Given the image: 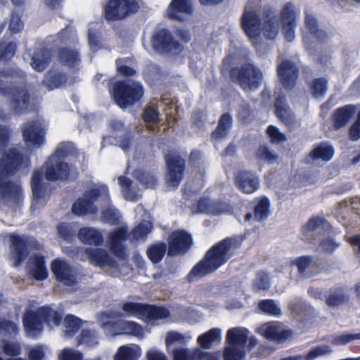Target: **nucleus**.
I'll return each instance as SVG.
<instances>
[{
  "instance_id": "obj_1",
  "label": "nucleus",
  "mask_w": 360,
  "mask_h": 360,
  "mask_svg": "<svg viewBox=\"0 0 360 360\" xmlns=\"http://www.w3.org/2000/svg\"><path fill=\"white\" fill-rule=\"evenodd\" d=\"M235 240L226 237L210 248L203 257L198 262L188 274V282L197 278H202L215 272L233 257V247Z\"/></svg>"
},
{
  "instance_id": "obj_2",
  "label": "nucleus",
  "mask_w": 360,
  "mask_h": 360,
  "mask_svg": "<svg viewBox=\"0 0 360 360\" xmlns=\"http://www.w3.org/2000/svg\"><path fill=\"white\" fill-rule=\"evenodd\" d=\"M27 161L15 148H11L0 160V200L8 205L18 204L22 196L20 186L8 181V174L15 172L20 163Z\"/></svg>"
},
{
  "instance_id": "obj_3",
  "label": "nucleus",
  "mask_w": 360,
  "mask_h": 360,
  "mask_svg": "<svg viewBox=\"0 0 360 360\" xmlns=\"http://www.w3.org/2000/svg\"><path fill=\"white\" fill-rule=\"evenodd\" d=\"M240 25L250 39H257L262 32L266 39H274L279 30L277 16L270 8H264L261 17L254 11H245L241 16Z\"/></svg>"
},
{
  "instance_id": "obj_4",
  "label": "nucleus",
  "mask_w": 360,
  "mask_h": 360,
  "mask_svg": "<svg viewBox=\"0 0 360 360\" xmlns=\"http://www.w3.org/2000/svg\"><path fill=\"white\" fill-rule=\"evenodd\" d=\"M70 172L67 163L56 158V155H51L42 167L41 172H35L32 177L31 187L33 194V200L31 206L32 210L44 205V191L41 185L42 174L49 181H56L65 179Z\"/></svg>"
},
{
  "instance_id": "obj_5",
  "label": "nucleus",
  "mask_w": 360,
  "mask_h": 360,
  "mask_svg": "<svg viewBox=\"0 0 360 360\" xmlns=\"http://www.w3.org/2000/svg\"><path fill=\"white\" fill-rule=\"evenodd\" d=\"M62 319V314L53 311L50 307H41L37 311L29 310L23 316V323L28 335L37 337L43 329V321L50 327L51 324L58 326Z\"/></svg>"
},
{
  "instance_id": "obj_6",
  "label": "nucleus",
  "mask_w": 360,
  "mask_h": 360,
  "mask_svg": "<svg viewBox=\"0 0 360 360\" xmlns=\"http://www.w3.org/2000/svg\"><path fill=\"white\" fill-rule=\"evenodd\" d=\"M229 77L233 83L238 84L244 91H255L263 82L261 70L251 63L231 68L229 70Z\"/></svg>"
},
{
  "instance_id": "obj_7",
  "label": "nucleus",
  "mask_w": 360,
  "mask_h": 360,
  "mask_svg": "<svg viewBox=\"0 0 360 360\" xmlns=\"http://www.w3.org/2000/svg\"><path fill=\"white\" fill-rule=\"evenodd\" d=\"M151 44L153 49L160 54H180L184 47L176 40L172 32L167 28H161L155 30L151 38Z\"/></svg>"
},
{
  "instance_id": "obj_8",
  "label": "nucleus",
  "mask_w": 360,
  "mask_h": 360,
  "mask_svg": "<svg viewBox=\"0 0 360 360\" xmlns=\"http://www.w3.org/2000/svg\"><path fill=\"white\" fill-rule=\"evenodd\" d=\"M167 168L166 181L168 186L177 188L185 176L186 162L179 154L165 155Z\"/></svg>"
},
{
  "instance_id": "obj_9",
  "label": "nucleus",
  "mask_w": 360,
  "mask_h": 360,
  "mask_svg": "<svg viewBox=\"0 0 360 360\" xmlns=\"http://www.w3.org/2000/svg\"><path fill=\"white\" fill-rule=\"evenodd\" d=\"M102 196L105 198L108 196V187L104 185L98 186L86 192L84 198L79 199L73 204L72 210L78 216H82L87 213L94 214L97 212V208L94 206V202Z\"/></svg>"
},
{
  "instance_id": "obj_10",
  "label": "nucleus",
  "mask_w": 360,
  "mask_h": 360,
  "mask_svg": "<svg viewBox=\"0 0 360 360\" xmlns=\"http://www.w3.org/2000/svg\"><path fill=\"white\" fill-rule=\"evenodd\" d=\"M193 244V236L190 233L184 229H176L167 238V256L172 257L184 255L188 252Z\"/></svg>"
},
{
  "instance_id": "obj_11",
  "label": "nucleus",
  "mask_w": 360,
  "mask_h": 360,
  "mask_svg": "<svg viewBox=\"0 0 360 360\" xmlns=\"http://www.w3.org/2000/svg\"><path fill=\"white\" fill-rule=\"evenodd\" d=\"M12 246L11 249V259L13 260V266H18L27 257L29 250L35 248L37 243L34 238L27 236L11 234Z\"/></svg>"
},
{
  "instance_id": "obj_12",
  "label": "nucleus",
  "mask_w": 360,
  "mask_h": 360,
  "mask_svg": "<svg viewBox=\"0 0 360 360\" xmlns=\"http://www.w3.org/2000/svg\"><path fill=\"white\" fill-rule=\"evenodd\" d=\"M115 103L121 108L132 105L135 101V83L126 79L115 83L112 88Z\"/></svg>"
},
{
  "instance_id": "obj_13",
  "label": "nucleus",
  "mask_w": 360,
  "mask_h": 360,
  "mask_svg": "<svg viewBox=\"0 0 360 360\" xmlns=\"http://www.w3.org/2000/svg\"><path fill=\"white\" fill-rule=\"evenodd\" d=\"M276 72L280 83L285 90L295 89L299 77L300 69L292 60L284 59L277 65Z\"/></svg>"
},
{
  "instance_id": "obj_14",
  "label": "nucleus",
  "mask_w": 360,
  "mask_h": 360,
  "mask_svg": "<svg viewBox=\"0 0 360 360\" xmlns=\"http://www.w3.org/2000/svg\"><path fill=\"white\" fill-rule=\"evenodd\" d=\"M23 139L29 147L39 148L45 143V128L42 123L28 121L22 127Z\"/></svg>"
},
{
  "instance_id": "obj_15",
  "label": "nucleus",
  "mask_w": 360,
  "mask_h": 360,
  "mask_svg": "<svg viewBox=\"0 0 360 360\" xmlns=\"http://www.w3.org/2000/svg\"><path fill=\"white\" fill-rule=\"evenodd\" d=\"M134 0H110L104 8L105 18L108 20H117L132 12Z\"/></svg>"
},
{
  "instance_id": "obj_16",
  "label": "nucleus",
  "mask_w": 360,
  "mask_h": 360,
  "mask_svg": "<svg viewBox=\"0 0 360 360\" xmlns=\"http://www.w3.org/2000/svg\"><path fill=\"white\" fill-rule=\"evenodd\" d=\"M51 271L57 281L66 285H74L77 283V272L65 260L56 259L51 264Z\"/></svg>"
},
{
  "instance_id": "obj_17",
  "label": "nucleus",
  "mask_w": 360,
  "mask_h": 360,
  "mask_svg": "<svg viewBox=\"0 0 360 360\" xmlns=\"http://www.w3.org/2000/svg\"><path fill=\"white\" fill-rule=\"evenodd\" d=\"M234 184L243 193L251 194L259 188V179L251 171L239 170L234 175Z\"/></svg>"
},
{
  "instance_id": "obj_18",
  "label": "nucleus",
  "mask_w": 360,
  "mask_h": 360,
  "mask_svg": "<svg viewBox=\"0 0 360 360\" xmlns=\"http://www.w3.org/2000/svg\"><path fill=\"white\" fill-rule=\"evenodd\" d=\"M280 18L283 23L284 37L286 41H292L295 37L296 17L294 6L291 2L284 4L281 11Z\"/></svg>"
},
{
  "instance_id": "obj_19",
  "label": "nucleus",
  "mask_w": 360,
  "mask_h": 360,
  "mask_svg": "<svg viewBox=\"0 0 360 360\" xmlns=\"http://www.w3.org/2000/svg\"><path fill=\"white\" fill-rule=\"evenodd\" d=\"M136 314L141 315L148 322L167 319L169 310L163 306L136 302Z\"/></svg>"
},
{
  "instance_id": "obj_20",
  "label": "nucleus",
  "mask_w": 360,
  "mask_h": 360,
  "mask_svg": "<svg viewBox=\"0 0 360 360\" xmlns=\"http://www.w3.org/2000/svg\"><path fill=\"white\" fill-rule=\"evenodd\" d=\"M128 236L125 227H121L109 233V245L112 254L120 259H124L127 256V250L124 243Z\"/></svg>"
},
{
  "instance_id": "obj_21",
  "label": "nucleus",
  "mask_w": 360,
  "mask_h": 360,
  "mask_svg": "<svg viewBox=\"0 0 360 360\" xmlns=\"http://www.w3.org/2000/svg\"><path fill=\"white\" fill-rule=\"evenodd\" d=\"M274 108L276 116L283 123L287 126H292L295 124V115L287 104L285 95L281 91L274 93Z\"/></svg>"
},
{
  "instance_id": "obj_22",
  "label": "nucleus",
  "mask_w": 360,
  "mask_h": 360,
  "mask_svg": "<svg viewBox=\"0 0 360 360\" xmlns=\"http://www.w3.org/2000/svg\"><path fill=\"white\" fill-rule=\"evenodd\" d=\"M192 13L193 6L189 0H172L165 16L171 20L184 22V15H191Z\"/></svg>"
},
{
  "instance_id": "obj_23",
  "label": "nucleus",
  "mask_w": 360,
  "mask_h": 360,
  "mask_svg": "<svg viewBox=\"0 0 360 360\" xmlns=\"http://www.w3.org/2000/svg\"><path fill=\"white\" fill-rule=\"evenodd\" d=\"M30 104V94L25 88H16L11 95L10 106L15 113L26 112Z\"/></svg>"
},
{
  "instance_id": "obj_24",
  "label": "nucleus",
  "mask_w": 360,
  "mask_h": 360,
  "mask_svg": "<svg viewBox=\"0 0 360 360\" xmlns=\"http://www.w3.org/2000/svg\"><path fill=\"white\" fill-rule=\"evenodd\" d=\"M356 111V106L352 104L335 109L331 116L333 127L339 129L345 127L354 115Z\"/></svg>"
},
{
  "instance_id": "obj_25",
  "label": "nucleus",
  "mask_w": 360,
  "mask_h": 360,
  "mask_svg": "<svg viewBox=\"0 0 360 360\" xmlns=\"http://www.w3.org/2000/svg\"><path fill=\"white\" fill-rule=\"evenodd\" d=\"M270 214V200L267 197H262L255 205L254 207V212H248L244 219L245 221H249L252 219L254 220L262 222L265 221Z\"/></svg>"
},
{
  "instance_id": "obj_26",
  "label": "nucleus",
  "mask_w": 360,
  "mask_h": 360,
  "mask_svg": "<svg viewBox=\"0 0 360 360\" xmlns=\"http://www.w3.org/2000/svg\"><path fill=\"white\" fill-rule=\"evenodd\" d=\"M67 75L57 69L49 70L44 75L42 85L51 91L58 89L67 82Z\"/></svg>"
},
{
  "instance_id": "obj_27",
  "label": "nucleus",
  "mask_w": 360,
  "mask_h": 360,
  "mask_svg": "<svg viewBox=\"0 0 360 360\" xmlns=\"http://www.w3.org/2000/svg\"><path fill=\"white\" fill-rule=\"evenodd\" d=\"M27 270L38 281H43L47 277V269L43 257L36 255L30 257L27 263Z\"/></svg>"
},
{
  "instance_id": "obj_28",
  "label": "nucleus",
  "mask_w": 360,
  "mask_h": 360,
  "mask_svg": "<svg viewBox=\"0 0 360 360\" xmlns=\"http://www.w3.org/2000/svg\"><path fill=\"white\" fill-rule=\"evenodd\" d=\"M86 255L90 262L96 266H112L114 261L108 252L101 248H87Z\"/></svg>"
},
{
  "instance_id": "obj_29",
  "label": "nucleus",
  "mask_w": 360,
  "mask_h": 360,
  "mask_svg": "<svg viewBox=\"0 0 360 360\" xmlns=\"http://www.w3.org/2000/svg\"><path fill=\"white\" fill-rule=\"evenodd\" d=\"M233 124V118L229 112L222 114L218 121L216 129L211 134V139L221 140L229 134Z\"/></svg>"
},
{
  "instance_id": "obj_30",
  "label": "nucleus",
  "mask_w": 360,
  "mask_h": 360,
  "mask_svg": "<svg viewBox=\"0 0 360 360\" xmlns=\"http://www.w3.org/2000/svg\"><path fill=\"white\" fill-rule=\"evenodd\" d=\"M59 62L69 68H77L80 64L81 58L79 53L70 48H63L58 51Z\"/></svg>"
},
{
  "instance_id": "obj_31",
  "label": "nucleus",
  "mask_w": 360,
  "mask_h": 360,
  "mask_svg": "<svg viewBox=\"0 0 360 360\" xmlns=\"http://www.w3.org/2000/svg\"><path fill=\"white\" fill-rule=\"evenodd\" d=\"M249 331L245 328H232L227 331L226 342L231 346H245L248 342Z\"/></svg>"
},
{
  "instance_id": "obj_32",
  "label": "nucleus",
  "mask_w": 360,
  "mask_h": 360,
  "mask_svg": "<svg viewBox=\"0 0 360 360\" xmlns=\"http://www.w3.org/2000/svg\"><path fill=\"white\" fill-rule=\"evenodd\" d=\"M78 237L82 243L89 245L97 246L103 242L102 233L97 229L91 227L80 229L78 232Z\"/></svg>"
},
{
  "instance_id": "obj_33",
  "label": "nucleus",
  "mask_w": 360,
  "mask_h": 360,
  "mask_svg": "<svg viewBox=\"0 0 360 360\" xmlns=\"http://www.w3.org/2000/svg\"><path fill=\"white\" fill-rule=\"evenodd\" d=\"M349 300V295L345 293L342 287L330 288L326 296L325 302L329 307H337L347 303Z\"/></svg>"
},
{
  "instance_id": "obj_34",
  "label": "nucleus",
  "mask_w": 360,
  "mask_h": 360,
  "mask_svg": "<svg viewBox=\"0 0 360 360\" xmlns=\"http://www.w3.org/2000/svg\"><path fill=\"white\" fill-rule=\"evenodd\" d=\"M221 340V331L219 328H212L205 333L199 335L197 339L198 345L203 349H209L213 343Z\"/></svg>"
},
{
  "instance_id": "obj_35",
  "label": "nucleus",
  "mask_w": 360,
  "mask_h": 360,
  "mask_svg": "<svg viewBox=\"0 0 360 360\" xmlns=\"http://www.w3.org/2000/svg\"><path fill=\"white\" fill-rule=\"evenodd\" d=\"M51 53L47 49H41L33 53L31 57V65L34 70L38 72L43 71L49 64Z\"/></svg>"
},
{
  "instance_id": "obj_36",
  "label": "nucleus",
  "mask_w": 360,
  "mask_h": 360,
  "mask_svg": "<svg viewBox=\"0 0 360 360\" xmlns=\"http://www.w3.org/2000/svg\"><path fill=\"white\" fill-rule=\"evenodd\" d=\"M168 245L162 241L151 244L146 250V255L150 261L154 264L160 263L167 254Z\"/></svg>"
},
{
  "instance_id": "obj_37",
  "label": "nucleus",
  "mask_w": 360,
  "mask_h": 360,
  "mask_svg": "<svg viewBox=\"0 0 360 360\" xmlns=\"http://www.w3.org/2000/svg\"><path fill=\"white\" fill-rule=\"evenodd\" d=\"M334 153V148L331 145L326 142H321L310 152L309 156L315 160H322L327 162L332 159Z\"/></svg>"
},
{
  "instance_id": "obj_38",
  "label": "nucleus",
  "mask_w": 360,
  "mask_h": 360,
  "mask_svg": "<svg viewBox=\"0 0 360 360\" xmlns=\"http://www.w3.org/2000/svg\"><path fill=\"white\" fill-rule=\"evenodd\" d=\"M136 181L144 188H155L158 184L156 175L153 172L143 169H136Z\"/></svg>"
},
{
  "instance_id": "obj_39",
  "label": "nucleus",
  "mask_w": 360,
  "mask_h": 360,
  "mask_svg": "<svg viewBox=\"0 0 360 360\" xmlns=\"http://www.w3.org/2000/svg\"><path fill=\"white\" fill-rule=\"evenodd\" d=\"M122 311H106L101 313V319L104 320L105 318H118L121 316H129L135 314V303L125 302L122 307Z\"/></svg>"
},
{
  "instance_id": "obj_40",
  "label": "nucleus",
  "mask_w": 360,
  "mask_h": 360,
  "mask_svg": "<svg viewBox=\"0 0 360 360\" xmlns=\"http://www.w3.org/2000/svg\"><path fill=\"white\" fill-rule=\"evenodd\" d=\"M309 87L314 98H322L328 90V80L325 77L315 78L311 81Z\"/></svg>"
},
{
  "instance_id": "obj_41",
  "label": "nucleus",
  "mask_w": 360,
  "mask_h": 360,
  "mask_svg": "<svg viewBox=\"0 0 360 360\" xmlns=\"http://www.w3.org/2000/svg\"><path fill=\"white\" fill-rule=\"evenodd\" d=\"M116 66L117 72L123 76L130 77L134 75L135 72L133 58H124L117 59L116 60Z\"/></svg>"
},
{
  "instance_id": "obj_42",
  "label": "nucleus",
  "mask_w": 360,
  "mask_h": 360,
  "mask_svg": "<svg viewBox=\"0 0 360 360\" xmlns=\"http://www.w3.org/2000/svg\"><path fill=\"white\" fill-rule=\"evenodd\" d=\"M259 309L264 314L278 316L281 314L280 307L276 304L274 300H262L258 304Z\"/></svg>"
},
{
  "instance_id": "obj_43",
  "label": "nucleus",
  "mask_w": 360,
  "mask_h": 360,
  "mask_svg": "<svg viewBox=\"0 0 360 360\" xmlns=\"http://www.w3.org/2000/svg\"><path fill=\"white\" fill-rule=\"evenodd\" d=\"M80 323L81 320L77 317L72 315L67 316L64 320L65 335L68 337L74 335L78 331Z\"/></svg>"
},
{
  "instance_id": "obj_44",
  "label": "nucleus",
  "mask_w": 360,
  "mask_h": 360,
  "mask_svg": "<svg viewBox=\"0 0 360 360\" xmlns=\"http://www.w3.org/2000/svg\"><path fill=\"white\" fill-rule=\"evenodd\" d=\"M332 352V349L328 345H318L310 349L305 355H302V360H314L319 356L330 354Z\"/></svg>"
},
{
  "instance_id": "obj_45",
  "label": "nucleus",
  "mask_w": 360,
  "mask_h": 360,
  "mask_svg": "<svg viewBox=\"0 0 360 360\" xmlns=\"http://www.w3.org/2000/svg\"><path fill=\"white\" fill-rule=\"evenodd\" d=\"M357 340H360V332L358 333H343L333 336L331 344L334 346H342Z\"/></svg>"
},
{
  "instance_id": "obj_46",
  "label": "nucleus",
  "mask_w": 360,
  "mask_h": 360,
  "mask_svg": "<svg viewBox=\"0 0 360 360\" xmlns=\"http://www.w3.org/2000/svg\"><path fill=\"white\" fill-rule=\"evenodd\" d=\"M118 180L124 199L129 201H134L135 200V193L131 188L133 183L132 180L124 176H120Z\"/></svg>"
},
{
  "instance_id": "obj_47",
  "label": "nucleus",
  "mask_w": 360,
  "mask_h": 360,
  "mask_svg": "<svg viewBox=\"0 0 360 360\" xmlns=\"http://www.w3.org/2000/svg\"><path fill=\"white\" fill-rule=\"evenodd\" d=\"M313 262V257L310 255H304L295 258L291 262V265H295L298 273L303 275L306 270L311 266Z\"/></svg>"
},
{
  "instance_id": "obj_48",
  "label": "nucleus",
  "mask_w": 360,
  "mask_h": 360,
  "mask_svg": "<svg viewBox=\"0 0 360 360\" xmlns=\"http://www.w3.org/2000/svg\"><path fill=\"white\" fill-rule=\"evenodd\" d=\"M245 352L243 349H238L236 346L229 345L224 350V360H241L244 358Z\"/></svg>"
},
{
  "instance_id": "obj_49",
  "label": "nucleus",
  "mask_w": 360,
  "mask_h": 360,
  "mask_svg": "<svg viewBox=\"0 0 360 360\" xmlns=\"http://www.w3.org/2000/svg\"><path fill=\"white\" fill-rule=\"evenodd\" d=\"M17 49V46L13 42H0V60H6L12 58Z\"/></svg>"
},
{
  "instance_id": "obj_50",
  "label": "nucleus",
  "mask_w": 360,
  "mask_h": 360,
  "mask_svg": "<svg viewBox=\"0 0 360 360\" xmlns=\"http://www.w3.org/2000/svg\"><path fill=\"white\" fill-rule=\"evenodd\" d=\"M0 77L3 78H11L15 82H22L25 79V74L21 70L18 68H8L2 70L0 72Z\"/></svg>"
},
{
  "instance_id": "obj_51",
  "label": "nucleus",
  "mask_w": 360,
  "mask_h": 360,
  "mask_svg": "<svg viewBox=\"0 0 360 360\" xmlns=\"http://www.w3.org/2000/svg\"><path fill=\"white\" fill-rule=\"evenodd\" d=\"M160 112L157 107L148 105L142 114V119L146 123L157 124L159 122Z\"/></svg>"
},
{
  "instance_id": "obj_52",
  "label": "nucleus",
  "mask_w": 360,
  "mask_h": 360,
  "mask_svg": "<svg viewBox=\"0 0 360 360\" xmlns=\"http://www.w3.org/2000/svg\"><path fill=\"white\" fill-rule=\"evenodd\" d=\"M115 318H105L104 320L101 319V314L98 315V321L101 322V327L104 330L107 335L114 336L118 335V321L112 322L110 319Z\"/></svg>"
},
{
  "instance_id": "obj_53",
  "label": "nucleus",
  "mask_w": 360,
  "mask_h": 360,
  "mask_svg": "<svg viewBox=\"0 0 360 360\" xmlns=\"http://www.w3.org/2000/svg\"><path fill=\"white\" fill-rule=\"evenodd\" d=\"M153 229V223L150 221L143 220L136 225V240H145Z\"/></svg>"
},
{
  "instance_id": "obj_54",
  "label": "nucleus",
  "mask_w": 360,
  "mask_h": 360,
  "mask_svg": "<svg viewBox=\"0 0 360 360\" xmlns=\"http://www.w3.org/2000/svg\"><path fill=\"white\" fill-rule=\"evenodd\" d=\"M254 288L257 290H266L270 287L269 278L264 272H259L257 274L253 283Z\"/></svg>"
},
{
  "instance_id": "obj_55",
  "label": "nucleus",
  "mask_w": 360,
  "mask_h": 360,
  "mask_svg": "<svg viewBox=\"0 0 360 360\" xmlns=\"http://www.w3.org/2000/svg\"><path fill=\"white\" fill-rule=\"evenodd\" d=\"M256 157L259 160L273 162L278 158L277 155L274 154L266 146H260L257 149Z\"/></svg>"
},
{
  "instance_id": "obj_56",
  "label": "nucleus",
  "mask_w": 360,
  "mask_h": 360,
  "mask_svg": "<svg viewBox=\"0 0 360 360\" xmlns=\"http://www.w3.org/2000/svg\"><path fill=\"white\" fill-rule=\"evenodd\" d=\"M135 351L129 346H122L118 349L114 359L115 360H134Z\"/></svg>"
},
{
  "instance_id": "obj_57",
  "label": "nucleus",
  "mask_w": 360,
  "mask_h": 360,
  "mask_svg": "<svg viewBox=\"0 0 360 360\" xmlns=\"http://www.w3.org/2000/svg\"><path fill=\"white\" fill-rule=\"evenodd\" d=\"M80 344H85L89 347L98 343V338L94 330H83L79 340Z\"/></svg>"
},
{
  "instance_id": "obj_58",
  "label": "nucleus",
  "mask_w": 360,
  "mask_h": 360,
  "mask_svg": "<svg viewBox=\"0 0 360 360\" xmlns=\"http://www.w3.org/2000/svg\"><path fill=\"white\" fill-rule=\"evenodd\" d=\"M266 134L271 143H280L286 140L285 135L281 133L279 129L274 126L269 125L266 129Z\"/></svg>"
},
{
  "instance_id": "obj_59",
  "label": "nucleus",
  "mask_w": 360,
  "mask_h": 360,
  "mask_svg": "<svg viewBox=\"0 0 360 360\" xmlns=\"http://www.w3.org/2000/svg\"><path fill=\"white\" fill-rule=\"evenodd\" d=\"M18 331V326L13 321L0 319V334H16Z\"/></svg>"
},
{
  "instance_id": "obj_60",
  "label": "nucleus",
  "mask_w": 360,
  "mask_h": 360,
  "mask_svg": "<svg viewBox=\"0 0 360 360\" xmlns=\"http://www.w3.org/2000/svg\"><path fill=\"white\" fill-rule=\"evenodd\" d=\"M191 208L196 213L208 212L210 210V200L206 197L200 198L193 203Z\"/></svg>"
},
{
  "instance_id": "obj_61",
  "label": "nucleus",
  "mask_w": 360,
  "mask_h": 360,
  "mask_svg": "<svg viewBox=\"0 0 360 360\" xmlns=\"http://www.w3.org/2000/svg\"><path fill=\"white\" fill-rule=\"evenodd\" d=\"M58 38L59 40L65 43L75 42L77 39V34L72 27L68 26L58 34Z\"/></svg>"
},
{
  "instance_id": "obj_62",
  "label": "nucleus",
  "mask_w": 360,
  "mask_h": 360,
  "mask_svg": "<svg viewBox=\"0 0 360 360\" xmlns=\"http://www.w3.org/2000/svg\"><path fill=\"white\" fill-rule=\"evenodd\" d=\"M3 350L10 356H17L21 353V348L18 342L4 341Z\"/></svg>"
},
{
  "instance_id": "obj_63",
  "label": "nucleus",
  "mask_w": 360,
  "mask_h": 360,
  "mask_svg": "<svg viewBox=\"0 0 360 360\" xmlns=\"http://www.w3.org/2000/svg\"><path fill=\"white\" fill-rule=\"evenodd\" d=\"M349 136L350 140L354 141L360 139V110L357 114L356 120L349 129Z\"/></svg>"
},
{
  "instance_id": "obj_64",
  "label": "nucleus",
  "mask_w": 360,
  "mask_h": 360,
  "mask_svg": "<svg viewBox=\"0 0 360 360\" xmlns=\"http://www.w3.org/2000/svg\"><path fill=\"white\" fill-rule=\"evenodd\" d=\"M60 360H82V354L72 349H64L59 356Z\"/></svg>"
}]
</instances>
